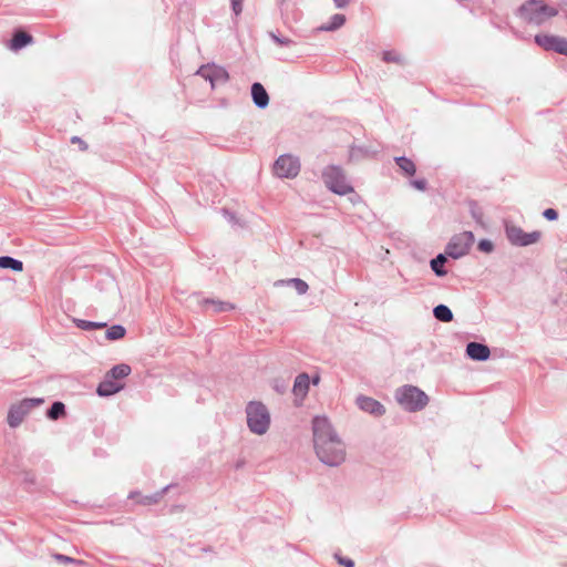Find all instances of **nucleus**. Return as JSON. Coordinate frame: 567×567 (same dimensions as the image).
Listing matches in <instances>:
<instances>
[{
	"label": "nucleus",
	"mask_w": 567,
	"mask_h": 567,
	"mask_svg": "<svg viewBox=\"0 0 567 567\" xmlns=\"http://www.w3.org/2000/svg\"><path fill=\"white\" fill-rule=\"evenodd\" d=\"M33 38L27 32L18 31L10 41V49L18 51L32 42Z\"/></svg>",
	"instance_id": "19"
},
{
	"label": "nucleus",
	"mask_w": 567,
	"mask_h": 567,
	"mask_svg": "<svg viewBox=\"0 0 567 567\" xmlns=\"http://www.w3.org/2000/svg\"><path fill=\"white\" fill-rule=\"evenodd\" d=\"M320 381V378L318 375H316L313 379H312V382L313 384H318Z\"/></svg>",
	"instance_id": "43"
},
{
	"label": "nucleus",
	"mask_w": 567,
	"mask_h": 567,
	"mask_svg": "<svg viewBox=\"0 0 567 567\" xmlns=\"http://www.w3.org/2000/svg\"><path fill=\"white\" fill-rule=\"evenodd\" d=\"M310 379L307 373H300L296 377L292 392L297 396H306L309 391Z\"/></svg>",
	"instance_id": "17"
},
{
	"label": "nucleus",
	"mask_w": 567,
	"mask_h": 567,
	"mask_svg": "<svg viewBox=\"0 0 567 567\" xmlns=\"http://www.w3.org/2000/svg\"><path fill=\"white\" fill-rule=\"evenodd\" d=\"M350 0H333L337 8L342 9L349 4Z\"/></svg>",
	"instance_id": "39"
},
{
	"label": "nucleus",
	"mask_w": 567,
	"mask_h": 567,
	"mask_svg": "<svg viewBox=\"0 0 567 567\" xmlns=\"http://www.w3.org/2000/svg\"><path fill=\"white\" fill-rule=\"evenodd\" d=\"M124 388V384L121 382H109V380H103L96 388V393L100 396H111L117 392H120Z\"/></svg>",
	"instance_id": "16"
},
{
	"label": "nucleus",
	"mask_w": 567,
	"mask_h": 567,
	"mask_svg": "<svg viewBox=\"0 0 567 567\" xmlns=\"http://www.w3.org/2000/svg\"><path fill=\"white\" fill-rule=\"evenodd\" d=\"M53 558H54L56 561H59V563L72 564V565H74L75 567H79V566H83V565H85V563H84L83 560L75 559V558L69 557V556L63 555V554H54V555H53Z\"/></svg>",
	"instance_id": "31"
},
{
	"label": "nucleus",
	"mask_w": 567,
	"mask_h": 567,
	"mask_svg": "<svg viewBox=\"0 0 567 567\" xmlns=\"http://www.w3.org/2000/svg\"><path fill=\"white\" fill-rule=\"evenodd\" d=\"M274 172L280 178H293L300 172L299 158L290 154L280 155L275 164Z\"/></svg>",
	"instance_id": "8"
},
{
	"label": "nucleus",
	"mask_w": 567,
	"mask_h": 567,
	"mask_svg": "<svg viewBox=\"0 0 567 567\" xmlns=\"http://www.w3.org/2000/svg\"><path fill=\"white\" fill-rule=\"evenodd\" d=\"M466 351L470 358L476 359L477 361H485L491 355V350L486 344L483 343H468L466 347Z\"/></svg>",
	"instance_id": "14"
},
{
	"label": "nucleus",
	"mask_w": 567,
	"mask_h": 567,
	"mask_svg": "<svg viewBox=\"0 0 567 567\" xmlns=\"http://www.w3.org/2000/svg\"><path fill=\"white\" fill-rule=\"evenodd\" d=\"M288 284L293 286V288L296 289L298 295H305V293H307V291L309 289L308 284L305 280L300 279V278L289 279Z\"/></svg>",
	"instance_id": "30"
},
{
	"label": "nucleus",
	"mask_w": 567,
	"mask_h": 567,
	"mask_svg": "<svg viewBox=\"0 0 567 567\" xmlns=\"http://www.w3.org/2000/svg\"><path fill=\"white\" fill-rule=\"evenodd\" d=\"M475 243V236L471 231H463L452 237L447 247L446 254L450 257L458 258L468 254L472 245Z\"/></svg>",
	"instance_id": "7"
},
{
	"label": "nucleus",
	"mask_w": 567,
	"mask_h": 567,
	"mask_svg": "<svg viewBox=\"0 0 567 567\" xmlns=\"http://www.w3.org/2000/svg\"><path fill=\"white\" fill-rule=\"evenodd\" d=\"M395 398L399 405L410 412L422 410L430 402L429 395L422 389L416 388V385H403L396 389Z\"/></svg>",
	"instance_id": "3"
},
{
	"label": "nucleus",
	"mask_w": 567,
	"mask_h": 567,
	"mask_svg": "<svg viewBox=\"0 0 567 567\" xmlns=\"http://www.w3.org/2000/svg\"><path fill=\"white\" fill-rule=\"evenodd\" d=\"M344 23H346V16L341 14V13H336L330 18L329 22L318 27L317 31H324V32L336 31V30L340 29Z\"/></svg>",
	"instance_id": "20"
},
{
	"label": "nucleus",
	"mask_w": 567,
	"mask_h": 567,
	"mask_svg": "<svg viewBox=\"0 0 567 567\" xmlns=\"http://www.w3.org/2000/svg\"><path fill=\"white\" fill-rule=\"evenodd\" d=\"M103 380H109V382H118L116 379L111 378L109 372H106V374H105Z\"/></svg>",
	"instance_id": "42"
},
{
	"label": "nucleus",
	"mask_w": 567,
	"mask_h": 567,
	"mask_svg": "<svg viewBox=\"0 0 567 567\" xmlns=\"http://www.w3.org/2000/svg\"><path fill=\"white\" fill-rule=\"evenodd\" d=\"M355 402L360 410L374 416H381L386 412L383 404L370 396L359 395Z\"/></svg>",
	"instance_id": "12"
},
{
	"label": "nucleus",
	"mask_w": 567,
	"mask_h": 567,
	"mask_svg": "<svg viewBox=\"0 0 567 567\" xmlns=\"http://www.w3.org/2000/svg\"><path fill=\"white\" fill-rule=\"evenodd\" d=\"M72 143H76V145H80L82 151H85L87 148V144L79 136H73L71 138Z\"/></svg>",
	"instance_id": "38"
},
{
	"label": "nucleus",
	"mask_w": 567,
	"mask_h": 567,
	"mask_svg": "<svg viewBox=\"0 0 567 567\" xmlns=\"http://www.w3.org/2000/svg\"><path fill=\"white\" fill-rule=\"evenodd\" d=\"M396 164L402 171V173H404L406 176H413V174H415L416 172V166L414 162L411 161V158L398 157Z\"/></svg>",
	"instance_id": "25"
},
{
	"label": "nucleus",
	"mask_w": 567,
	"mask_h": 567,
	"mask_svg": "<svg viewBox=\"0 0 567 567\" xmlns=\"http://www.w3.org/2000/svg\"><path fill=\"white\" fill-rule=\"evenodd\" d=\"M506 235L512 244L516 245H529L534 243H538L539 238H542L540 231L525 233L523 228L515 225L506 226Z\"/></svg>",
	"instance_id": "11"
},
{
	"label": "nucleus",
	"mask_w": 567,
	"mask_h": 567,
	"mask_svg": "<svg viewBox=\"0 0 567 567\" xmlns=\"http://www.w3.org/2000/svg\"><path fill=\"white\" fill-rule=\"evenodd\" d=\"M65 414V405L60 401H55L47 411V417L50 420H59Z\"/></svg>",
	"instance_id": "23"
},
{
	"label": "nucleus",
	"mask_w": 567,
	"mask_h": 567,
	"mask_svg": "<svg viewBox=\"0 0 567 567\" xmlns=\"http://www.w3.org/2000/svg\"><path fill=\"white\" fill-rule=\"evenodd\" d=\"M378 150L372 146H354L350 150V161H359L365 157H373L378 154Z\"/></svg>",
	"instance_id": "18"
},
{
	"label": "nucleus",
	"mask_w": 567,
	"mask_h": 567,
	"mask_svg": "<svg viewBox=\"0 0 567 567\" xmlns=\"http://www.w3.org/2000/svg\"><path fill=\"white\" fill-rule=\"evenodd\" d=\"M280 3H282L285 0H278Z\"/></svg>",
	"instance_id": "44"
},
{
	"label": "nucleus",
	"mask_w": 567,
	"mask_h": 567,
	"mask_svg": "<svg viewBox=\"0 0 567 567\" xmlns=\"http://www.w3.org/2000/svg\"><path fill=\"white\" fill-rule=\"evenodd\" d=\"M543 214H544L545 218L549 219V220H555L558 217V213L554 208H547L544 210Z\"/></svg>",
	"instance_id": "37"
},
{
	"label": "nucleus",
	"mask_w": 567,
	"mask_h": 567,
	"mask_svg": "<svg viewBox=\"0 0 567 567\" xmlns=\"http://www.w3.org/2000/svg\"><path fill=\"white\" fill-rule=\"evenodd\" d=\"M411 185L414 186L419 190H425L426 187H427V182L424 178H422V179H413L411 182Z\"/></svg>",
	"instance_id": "35"
},
{
	"label": "nucleus",
	"mask_w": 567,
	"mask_h": 567,
	"mask_svg": "<svg viewBox=\"0 0 567 567\" xmlns=\"http://www.w3.org/2000/svg\"><path fill=\"white\" fill-rule=\"evenodd\" d=\"M383 60H384L385 62H390V60H391L390 51H384V52H383Z\"/></svg>",
	"instance_id": "41"
},
{
	"label": "nucleus",
	"mask_w": 567,
	"mask_h": 567,
	"mask_svg": "<svg viewBox=\"0 0 567 567\" xmlns=\"http://www.w3.org/2000/svg\"><path fill=\"white\" fill-rule=\"evenodd\" d=\"M268 34L270 39L279 47H290L295 43L290 38L280 37L274 31L268 32Z\"/></svg>",
	"instance_id": "32"
},
{
	"label": "nucleus",
	"mask_w": 567,
	"mask_h": 567,
	"mask_svg": "<svg viewBox=\"0 0 567 567\" xmlns=\"http://www.w3.org/2000/svg\"><path fill=\"white\" fill-rule=\"evenodd\" d=\"M126 333L125 328L122 324H113L106 330V339L107 340H120Z\"/></svg>",
	"instance_id": "27"
},
{
	"label": "nucleus",
	"mask_w": 567,
	"mask_h": 567,
	"mask_svg": "<svg viewBox=\"0 0 567 567\" xmlns=\"http://www.w3.org/2000/svg\"><path fill=\"white\" fill-rule=\"evenodd\" d=\"M535 43L540 45L543 50H553L559 54L567 55V38L550 35V33H537L535 35Z\"/></svg>",
	"instance_id": "10"
},
{
	"label": "nucleus",
	"mask_w": 567,
	"mask_h": 567,
	"mask_svg": "<svg viewBox=\"0 0 567 567\" xmlns=\"http://www.w3.org/2000/svg\"><path fill=\"white\" fill-rule=\"evenodd\" d=\"M231 9L236 16L240 14L243 11V0H230Z\"/></svg>",
	"instance_id": "36"
},
{
	"label": "nucleus",
	"mask_w": 567,
	"mask_h": 567,
	"mask_svg": "<svg viewBox=\"0 0 567 567\" xmlns=\"http://www.w3.org/2000/svg\"><path fill=\"white\" fill-rule=\"evenodd\" d=\"M132 369L128 364L126 363H120V364H116L114 365L110 371V377L111 378H114L116 379L117 381L121 382L122 379L126 378L127 375H130Z\"/></svg>",
	"instance_id": "22"
},
{
	"label": "nucleus",
	"mask_w": 567,
	"mask_h": 567,
	"mask_svg": "<svg viewBox=\"0 0 567 567\" xmlns=\"http://www.w3.org/2000/svg\"><path fill=\"white\" fill-rule=\"evenodd\" d=\"M44 403L42 398H27L10 405L7 416L8 425L11 429H17L21 425L25 416L32 409L38 408Z\"/></svg>",
	"instance_id": "6"
},
{
	"label": "nucleus",
	"mask_w": 567,
	"mask_h": 567,
	"mask_svg": "<svg viewBox=\"0 0 567 567\" xmlns=\"http://www.w3.org/2000/svg\"><path fill=\"white\" fill-rule=\"evenodd\" d=\"M322 179L326 186L338 195H346L353 192L343 169L338 165H329L322 172Z\"/></svg>",
	"instance_id": "5"
},
{
	"label": "nucleus",
	"mask_w": 567,
	"mask_h": 567,
	"mask_svg": "<svg viewBox=\"0 0 567 567\" xmlns=\"http://www.w3.org/2000/svg\"><path fill=\"white\" fill-rule=\"evenodd\" d=\"M204 305H210L214 312H226L234 309L231 303L214 299H205Z\"/></svg>",
	"instance_id": "26"
},
{
	"label": "nucleus",
	"mask_w": 567,
	"mask_h": 567,
	"mask_svg": "<svg viewBox=\"0 0 567 567\" xmlns=\"http://www.w3.org/2000/svg\"><path fill=\"white\" fill-rule=\"evenodd\" d=\"M247 426L254 434H265L270 425V414L261 402L251 401L246 406Z\"/></svg>",
	"instance_id": "4"
},
{
	"label": "nucleus",
	"mask_w": 567,
	"mask_h": 567,
	"mask_svg": "<svg viewBox=\"0 0 567 567\" xmlns=\"http://www.w3.org/2000/svg\"><path fill=\"white\" fill-rule=\"evenodd\" d=\"M250 93L252 102L258 109L264 110L269 105V95L261 83H252Z\"/></svg>",
	"instance_id": "13"
},
{
	"label": "nucleus",
	"mask_w": 567,
	"mask_h": 567,
	"mask_svg": "<svg viewBox=\"0 0 567 567\" xmlns=\"http://www.w3.org/2000/svg\"><path fill=\"white\" fill-rule=\"evenodd\" d=\"M338 563L344 567H354V561L349 557H342L336 554Z\"/></svg>",
	"instance_id": "33"
},
{
	"label": "nucleus",
	"mask_w": 567,
	"mask_h": 567,
	"mask_svg": "<svg viewBox=\"0 0 567 567\" xmlns=\"http://www.w3.org/2000/svg\"><path fill=\"white\" fill-rule=\"evenodd\" d=\"M313 446L318 458L327 466L337 467L346 461V446L327 416L312 420Z\"/></svg>",
	"instance_id": "1"
},
{
	"label": "nucleus",
	"mask_w": 567,
	"mask_h": 567,
	"mask_svg": "<svg viewBox=\"0 0 567 567\" xmlns=\"http://www.w3.org/2000/svg\"><path fill=\"white\" fill-rule=\"evenodd\" d=\"M433 313L435 318L440 319V321H452L453 312L446 306H437L434 308Z\"/></svg>",
	"instance_id": "29"
},
{
	"label": "nucleus",
	"mask_w": 567,
	"mask_h": 567,
	"mask_svg": "<svg viewBox=\"0 0 567 567\" xmlns=\"http://www.w3.org/2000/svg\"><path fill=\"white\" fill-rule=\"evenodd\" d=\"M446 261V257L443 256V254H439L437 257L432 259L431 261V268L432 270L439 275L440 277H443V275L446 274V270L444 269V264Z\"/></svg>",
	"instance_id": "28"
},
{
	"label": "nucleus",
	"mask_w": 567,
	"mask_h": 567,
	"mask_svg": "<svg viewBox=\"0 0 567 567\" xmlns=\"http://www.w3.org/2000/svg\"><path fill=\"white\" fill-rule=\"evenodd\" d=\"M223 214L228 218V220L233 221L235 219V215L233 213H230L229 210L227 209H223Z\"/></svg>",
	"instance_id": "40"
},
{
	"label": "nucleus",
	"mask_w": 567,
	"mask_h": 567,
	"mask_svg": "<svg viewBox=\"0 0 567 567\" xmlns=\"http://www.w3.org/2000/svg\"><path fill=\"white\" fill-rule=\"evenodd\" d=\"M0 268L22 271L23 262L10 256H0Z\"/></svg>",
	"instance_id": "21"
},
{
	"label": "nucleus",
	"mask_w": 567,
	"mask_h": 567,
	"mask_svg": "<svg viewBox=\"0 0 567 567\" xmlns=\"http://www.w3.org/2000/svg\"><path fill=\"white\" fill-rule=\"evenodd\" d=\"M558 13L559 10L556 7L548 6L544 0H526L519 7V16L532 24H544Z\"/></svg>",
	"instance_id": "2"
},
{
	"label": "nucleus",
	"mask_w": 567,
	"mask_h": 567,
	"mask_svg": "<svg viewBox=\"0 0 567 567\" xmlns=\"http://www.w3.org/2000/svg\"><path fill=\"white\" fill-rule=\"evenodd\" d=\"M169 488V485L165 486L162 491L156 492L151 495H141L138 492H132L130 493L128 497L134 499L135 497H138L137 503L142 505H153L159 502V499L163 497L165 492Z\"/></svg>",
	"instance_id": "15"
},
{
	"label": "nucleus",
	"mask_w": 567,
	"mask_h": 567,
	"mask_svg": "<svg viewBox=\"0 0 567 567\" xmlns=\"http://www.w3.org/2000/svg\"><path fill=\"white\" fill-rule=\"evenodd\" d=\"M196 74L209 81L212 89L218 84H224L229 80V73L224 66L207 64L202 65Z\"/></svg>",
	"instance_id": "9"
},
{
	"label": "nucleus",
	"mask_w": 567,
	"mask_h": 567,
	"mask_svg": "<svg viewBox=\"0 0 567 567\" xmlns=\"http://www.w3.org/2000/svg\"><path fill=\"white\" fill-rule=\"evenodd\" d=\"M73 322L75 323V326L79 329L85 330V331L103 329L107 326L106 322L89 321V320H84V319H73Z\"/></svg>",
	"instance_id": "24"
},
{
	"label": "nucleus",
	"mask_w": 567,
	"mask_h": 567,
	"mask_svg": "<svg viewBox=\"0 0 567 567\" xmlns=\"http://www.w3.org/2000/svg\"><path fill=\"white\" fill-rule=\"evenodd\" d=\"M493 247L492 241H488V239H481L478 243L480 250L486 251L487 254L493 250Z\"/></svg>",
	"instance_id": "34"
}]
</instances>
